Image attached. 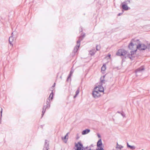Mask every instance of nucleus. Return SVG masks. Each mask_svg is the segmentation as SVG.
Here are the masks:
<instances>
[{
  "instance_id": "e433bc0d",
  "label": "nucleus",
  "mask_w": 150,
  "mask_h": 150,
  "mask_svg": "<svg viewBox=\"0 0 150 150\" xmlns=\"http://www.w3.org/2000/svg\"><path fill=\"white\" fill-rule=\"evenodd\" d=\"M120 145L118 144L117 143V144H116V146H119Z\"/></svg>"
},
{
  "instance_id": "393cba45",
  "label": "nucleus",
  "mask_w": 150,
  "mask_h": 150,
  "mask_svg": "<svg viewBox=\"0 0 150 150\" xmlns=\"http://www.w3.org/2000/svg\"><path fill=\"white\" fill-rule=\"evenodd\" d=\"M78 145L79 144V147H81L82 148H83V144L80 142H78Z\"/></svg>"
},
{
  "instance_id": "f704fd0d",
  "label": "nucleus",
  "mask_w": 150,
  "mask_h": 150,
  "mask_svg": "<svg viewBox=\"0 0 150 150\" xmlns=\"http://www.w3.org/2000/svg\"><path fill=\"white\" fill-rule=\"evenodd\" d=\"M80 32H81L82 31V28H81V30H79Z\"/></svg>"
},
{
  "instance_id": "dca6fc26",
  "label": "nucleus",
  "mask_w": 150,
  "mask_h": 150,
  "mask_svg": "<svg viewBox=\"0 0 150 150\" xmlns=\"http://www.w3.org/2000/svg\"><path fill=\"white\" fill-rule=\"evenodd\" d=\"M130 0H125V1L122 3L127 5L128 4H130Z\"/></svg>"
},
{
  "instance_id": "2f4dec72",
  "label": "nucleus",
  "mask_w": 150,
  "mask_h": 150,
  "mask_svg": "<svg viewBox=\"0 0 150 150\" xmlns=\"http://www.w3.org/2000/svg\"><path fill=\"white\" fill-rule=\"evenodd\" d=\"M105 76V75L103 76V77H101V78H102V79H104V78Z\"/></svg>"
},
{
  "instance_id": "cd10ccee",
  "label": "nucleus",
  "mask_w": 150,
  "mask_h": 150,
  "mask_svg": "<svg viewBox=\"0 0 150 150\" xmlns=\"http://www.w3.org/2000/svg\"><path fill=\"white\" fill-rule=\"evenodd\" d=\"M121 115L123 117H124L125 116V114L124 113H121Z\"/></svg>"
},
{
  "instance_id": "2eb2a0df",
  "label": "nucleus",
  "mask_w": 150,
  "mask_h": 150,
  "mask_svg": "<svg viewBox=\"0 0 150 150\" xmlns=\"http://www.w3.org/2000/svg\"><path fill=\"white\" fill-rule=\"evenodd\" d=\"M52 91V92L50 94L48 98V99H47L48 101L49 102H50V100H52L53 98V90H51Z\"/></svg>"
},
{
  "instance_id": "f3484780",
  "label": "nucleus",
  "mask_w": 150,
  "mask_h": 150,
  "mask_svg": "<svg viewBox=\"0 0 150 150\" xmlns=\"http://www.w3.org/2000/svg\"><path fill=\"white\" fill-rule=\"evenodd\" d=\"M127 146L129 148L132 150H134L135 149V147L134 146L130 145L128 143H127Z\"/></svg>"
},
{
  "instance_id": "aec40b11",
  "label": "nucleus",
  "mask_w": 150,
  "mask_h": 150,
  "mask_svg": "<svg viewBox=\"0 0 150 150\" xmlns=\"http://www.w3.org/2000/svg\"><path fill=\"white\" fill-rule=\"evenodd\" d=\"M134 46L133 43L132 42H131L128 45V47L129 49H132Z\"/></svg>"
},
{
  "instance_id": "473e14b6",
  "label": "nucleus",
  "mask_w": 150,
  "mask_h": 150,
  "mask_svg": "<svg viewBox=\"0 0 150 150\" xmlns=\"http://www.w3.org/2000/svg\"><path fill=\"white\" fill-rule=\"evenodd\" d=\"M55 83H54L53 85V86H52V87L53 88V87H54L55 86Z\"/></svg>"
},
{
  "instance_id": "f257e3e1",
  "label": "nucleus",
  "mask_w": 150,
  "mask_h": 150,
  "mask_svg": "<svg viewBox=\"0 0 150 150\" xmlns=\"http://www.w3.org/2000/svg\"><path fill=\"white\" fill-rule=\"evenodd\" d=\"M137 50L134 51H130L131 54L128 52L124 50H119L116 53V55L119 56H123L125 58L127 57H128L130 59H132V58L134 57V53H136Z\"/></svg>"
},
{
  "instance_id": "a878e982",
  "label": "nucleus",
  "mask_w": 150,
  "mask_h": 150,
  "mask_svg": "<svg viewBox=\"0 0 150 150\" xmlns=\"http://www.w3.org/2000/svg\"><path fill=\"white\" fill-rule=\"evenodd\" d=\"M96 150H104V149L103 147H100L96 149Z\"/></svg>"
},
{
  "instance_id": "ea45409f",
  "label": "nucleus",
  "mask_w": 150,
  "mask_h": 150,
  "mask_svg": "<svg viewBox=\"0 0 150 150\" xmlns=\"http://www.w3.org/2000/svg\"><path fill=\"white\" fill-rule=\"evenodd\" d=\"M87 150H91V149H89Z\"/></svg>"
},
{
  "instance_id": "c9c22d12",
  "label": "nucleus",
  "mask_w": 150,
  "mask_h": 150,
  "mask_svg": "<svg viewBox=\"0 0 150 150\" xmlns=\"http://www.w3.org/2000/svg\"><path fill=\"white\" fill-rule=\"evenodd\" d=\"M117 112L118 113H119L120 114H121V113H122V112H120L118 111Z\"/></svg>"
},
{
  "instance_id": "9b49d317",
  "label": "nucleus",
  "mask_w": 150,
  "mask_h": 150,
  "mask_svg": "<svg viewBox=\"0 0 150 150\" xmlns=\"http://www.w3.org/2000/svg\"><path fill=\"white\" fill-rule=\"evenodd\" d=\"M49 144L47 143V141L45 140V146L43 148V150H48Z\"/></svg>"
},
{
  "instance_id": "b1692460",
  "label": "nucleus",
  "mask_w": 150,
  "mask_h": 150,
  "mask_svg": "<svg viewBox=\"0 0 150 150\" xmlns=\"http://www.w3.org/2000/svg\"><path fill=\"white\" fill-rule=\"evenodd\" d=\"M105 81L103 79H102V78H100V82L101 83V85H103V83H105Z\"/></svg>"
},
{
  "instance_id": "58836bf2",
  "label": "nucleus",
  "mask_w": 150,
  "mask_h": 150,
  "mask_svg": "<svg viewBox=\"0 0 150 150\" xmlns=\"http://www.w3.org/2000/svg\"><path fill=\"white\" fill-rule=\"evenodd\" d=\"M81 150H83V148H81Z\"/></svg>"
},
{
  "instance_id": "f03ea898",
  "label": "nucleus",
  "mask_w": 150,
  "mask_h": 150,
  "mask_svg": "<svg viewBox=\"0 0 150 150\" xmlns=\"http://www.w3.org/2000/svg\"><path fill=\"white\" fill-rule=\"evenodd\" d=\"M137 49L140 50H145L146 49H148L150 51V46L146 45L144 44H139L137 46Z\"/></svg>"
},
{
  "instance_id": "5701e85b",
  "label": "nucleus",
  "mask_w": 150,
  "mask_h": 150,
  "mask_svg": "<svg viewBox=\"0 0 150 150\" xmlns=\"http://www.w3.org/2000/svg\"><path fill=\"white\" fill-rule=\"evenodd\" d=\"M75 146L77 148L76 149H75V150H81V149L82 148H81V147L79 146L78 144H76Z\"/></svg>"
},
{
  "instance_id": "37998d69",
  "label": "nucleus",
  "mask_w": 150,
  "mask_h": 150,
  "mask_svg": "<svg viewBox=\"0 0 150 150\" xmlns=\"http://www.w3.org/2000/svg\"><path fill=\"white\" fill-rule=\"evenodd\" d=\"M78 138H79V137H77V139H78Z\"/></svg>"
},
{
  "instance_id": "6e6552de",
  "label": "nucleus",
  "mask_w": 150,
  "mask_h": 150,
  "mask_svg": "<svg viewBox=\"0 0 150 150\" xmlns=\"http://www.w3.org/2000/svg\"><path fill=\"white\" fill-rule=\"evenodd\" d=\"M122 9L125 11H127L130 9V8L128 7L127 5L122 3Z\"/></svg>"
},
{
  "instance_id": "bb28decb",
  "label": "nucleus",
  "mask_w": 150,
  "mask_h": 150,
  "mask_svg": "<svg viewBox=\"0 0 150 150\" xmlns=\"http://www.w3.org/2000/svg\"><path fill=\"white\" fill-rule=\"evenodd\" d=\"M2 111H3V109L2 108H1V117H0V119H1V117L2 116Z\"/></svg>"
},
{
  "instance_id": "79ce46f5",
  "label": "nucleus",
  "mask_w": 150,
  "mask_h": 150,
  "mask_svg": "<svg viewBox=\"0 0 150 150\" xmlns=\"http://www.w3.org/2000/svg\"><path fill=\"white\" fill-rule=\"evenodd\" d=\"M149 46H150V44H149Z\"/></svg>"
},
{
  "instance_id": "ddd939ff",
  "label": "nucleus",
  "mask_w": 150,
  "mask_h": 150,
  "mask_svg": "<svg viewBox=\"0 0 150 150\" xmlns=\"http://www.w3.org/2000/svg\"><path fill=\"white\" fill-rule=\"evenodd\" d=\"M80 45H78V44H76V45L74 47V50H73V52L74 54L77 52L78 49L80 47Z\"/></svg>"
},
{
  "instance_id": "9d476101",
  "label": "nucleus",
  "mask_w": 150,
  "mask_h": 150,
  "mask_svg": "<svg viewBox=\"0 0 150 150\" xmlns=\"http://www.w3.org/2000/svg\"><path fill=\"white\" fill-rule=\"evenodd\" d=\"M74 72V70L73 69H71V70L70 71V72L69 74L68 77V78L67 79V81H69V80L70 79V80L71 81V76L72 75V74Z\"/></svg>"
},
{
  "instance_id": "c85d7f7f",
  "label": "nucleus",
  "mask_w": 150,
  "mask_h": 150,
  "mask_svg": "<svg viewBox=\"0 0 150 150\" xmlns=\"http://www.w3.org/2000/svg\"><path fill=\"white\" fill-rule=\"evenodd\" d=\"M62 139H66V136H65L64 138L62 137Z\"/></svg>"
},
{
  "instance_id": "412c9836",
  "label": "nucleus",
  "mask_w": 150,
  "mask_h": 150,
  "mask_svg": "<svg viewBox=\"0 0 150 150\" xmlns=\"http://www.w3.org/2000/svg\"><path fill=\"white\" fill-rule=\"evenodd\" d=\"M106 69V65L105 64H104L101 67V70L102 71H105V70Z\"/></svg>"
},
{
  "instance_id": "a211bd4d",
  "label": "nucleus",
  "mask_w": 150,
  "mask_h": 150,
  "mask_svg": "<svg viewBox=\"0 0 150 150\" xmlns=\"http://www.w3.org/2000/svg\"><path fill=\"white\" fill-rule=\"evenodd\" d=\"M96 52V51L95 49H94L93 50H92L90 51L89 52V53L92 56L95 54Z\"/></svg>"
},
{
  "instance_id": "39448f33",
  "label": "nucleus",
  "mask_w": 150,
  "mask_h": 150,
  "mask_svg": "<svg viewBox=\"0 0 150 150\" xmlns=\"http://www.w3.org/2000/svg\"><path fill=\"white\" fill-rule=\"evenodd\" d=\"M144 68L142 66L140 68H139L137 69L135 71V73L137 75L138 74L140 73V74H141L142 73V71L144 70Z\"/></svg>"
},
{
  "instance_id": "7c9ffc66",
  "label": "nucleus",
  "mask_w": 150,
  "mask_h": 150,
  "mask_svg": "<svg viewBox=\"0 0 150 150\" xmlns=\"http://www.w3.org/2000/svg\"><path fill=\"white\" fill-rule=\"evenodd\" d=\"M98 137L99 138H100L101 137V136H100V135L99 134H98Z\"/></svg>"
},
{
  "instance_id": "20e7f679",
  "label": "nucleus",
  "mask_w": 150,
  "mask_h": 150,
  "mask_svg": "<svg viewBox=\"0 0 150 150\" xmlns=\"http://www.w3.org/2000/svg\"><path fill=\"white\" fill-rule=\"evenodd\" d=\"M50 102H49L48 100L47 99V105H44L43 107V110L42 112V117L43 116L44 113L45 111V110L47 108H49L50 107Z\"/></svg>"
},
{
  "instance_id": "f8f14e48",
  "label": "nucleus",
  "mask_w": 150,
  "mask_h": 150,
  "mask_svg": "<svg viewBox=\"0 0 150 150\" xmlns=\"http://www.w3.org/2000/svg\"><path fill=\"white\" fill-rule=\"evenodd\" d=\"M102 142L101 139H100L98 142L97 143V146L98 148L102 147L101 146L102 145Z\"/></svg>"
},
{
  "instance_id": "7ed1b4c3",
  "label": "nucleus",
  "mask_w": 150,
  "mask_h": 150,
  "mask_svg": "<svg viewBox=\"0 0 150 150\" xmlns=\"http://www.w3.org/2000/svg\"><path fill=\"white\" fill-rule=\"evenodd\" d=\"M100 92L98 91L97 90H96L95 88H94L93 91L92 93V95L93 97L95 98H97L100 96Z\"/></svg>"
},
{
  "instance_id": "423d86ee",
  "label": "nucleus",
  "mask_w": 150,
  "mask_h": 150,
  "mask_svg": "<svg viewBox=\"0 0 150 150\" xmlns=\"http://www.w3.org/2000/svg\"><path fill=\"white\" fill-rule=\"evenodd\" d=\"M85 36V34L84 33L83 35H82L81 36H79V38L78 40L77 41V44H78V45H80V42L82 40L83 38Z\"/></svg>"
},
{
  "instance_id": "4be33fe9",
  "label": "nucleus",
  "mask_w": 150,
  "mask_h": 150,
  "mask_svg": "<svg viewBox=\"0 0 150 150\" xmlns=\"http://www.w3.org/2000/svg\"><path fill=\"white\" fill-rule=\"evenodd\" d=\"M123 146H122L121 145H120L119 146H116V149H117V150H118L119 149H120V150H121V149L123 148Z\"/></svg>"
},
{
  "instance_id": "4468645a",
  "label": "nucleus",
  "mask_w": 150,
  "mask_h": 150,
  "mask_svg": "<svg viewBox=\"0 0 150 150\" xmlns=\"http://www.w3.org/2000/svg\"><path fill=\"white\" fill-rule=\"evenodd\" d=\"M90 130L88 129H86L83 130L82 132V134L83 135H85L86 134L90 132Z\"/></svg>"
},
{
  "instance_id": "c03bdc74",
  "label": "nucleus",
  "mask_w": 150,
  "mask_h": 150,
  "mask_svg": "<svg viewBox=\"0 0 150 150\" xmlns=\"http://www.w3.org/2000/svg\"><path fill=\"white\" fill-rule=\"evenodd\" d=\"M67 141V140H66V142H66Z\"/></svg>"
},
{
  "instance_id": "0eeeda50",
  "label": "nucleus",
  "mask_w": 150,
  "mask_h": 150,
  "mask_svg": "<svg viewBox=\"0 0 150 150\" xmlns=\"http://www.w3.org/2000/svg\"><path fill=\"white\" fill-rule=\"evenodd\" d=\"M95 88L100 92H103L104 91V88L101 85H98Z\"/></svg>"
},
{
  "instance_id": "6ab92c4d",
  "label": "nucleus",
  "mask_w": 150,
  "mask_h": 150,
  "mask_svg": "<svg viewBox=\"0 0 150 150\" xmlns=\"http://www.w3.org/2000/svg\"><path fill=\"white\" fill-rule=\"evenodd\" d=\"M79 89L78 88V89L76 91V95L74 96V98L76 97L79 94Z\"/></svg>"
},
{
  "instance_id": "4c0bfd02",
  "label": "nucleus",
  "mask_w": 150,
  "mask_h": 150,
  "mask_svg": "<svg viewBox=\"0 0 150 150\" xmlns=\"http://www.w3.org/2000/svg\"><path fill=\"white\" fill-rule=\"evenodd\" d=\"M65 136H66V137L67 136H68V133H67V134Z\"/></svg>"
},
{
  "instance_id": "a19ab883",
  "label": "nucleus",
  "mask_w": 150,
  "mask_h": 150,
  "mask_svg": "<svg viewBox=\"0 0 150 150\" xmlns=\"http://www.w3.org/2000/svg\"><path fill=\"white\" fill-rule=\"evenodd\" d=\"M110 55H109V57H110Z\"/></svg>"
},
{
  "instance_id": "72a5a7b5",
  "label": "nucleus",
  "mask_w": 150,
  "mask_h": 150,
  "mask_svg": "<svg viewBox=\"0 0 150 150\" xmlns=\"http://www.w3.org/2000/svg\"><path fill=\"white\" fill-rule=\"evenodd\" d=\"M97 47H98V45H97L96 46V50H97L98 51L99 50V49H98Z\"/></svg>"
},
{
  "instance_id": "1a4fd4ad",
  "label": "nucleus",
  "mask_w": 150,
  "mask_h": 150,
  "mask_svg": "<svg viewBox=\"0 0 150 150\" xmlns=\"http://www.w3.org/2000/svg\"><path fill=\"white\" fill-rule=\"evenodd\" d=\"M13 33H12L11 34V36L10 37L9 39V43L10 45H12V46H13V45L12 42L13 41L14 39V38L13 37Z\"/></svg>"
},
{
  "instance_id": "c756f323",
  "label": "nucleus",
  "mask_w": 150,
  "mask_h": 150,
  "mask_svg": "<svg viewBox=\"0 0 150 150\" xmlns=\"http://www.w3.org/2000/svg\"><path fill=\"white\" fill-rule=\"evenodd\" d=\"M122 14V13H119L118 14V16H119L120 15H121Z\"/></svg>"
}]
</instances>
